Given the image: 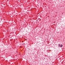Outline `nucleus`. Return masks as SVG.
I'll list each match as a JSON object with an SVG mask.
<instances>
[{
    "mask_svg": "<svg viewBox=\"0 0 65 65\" xmlns=\"http://www.w3.org/2000/svg\"><path fill=\"white\" fill-rule=\"evenodd\" d=\"M63 45L62 44L60 45V44H58V47H62L63 46Z\"/></svg>",
    "mask_w": 65,
    "mask_h": 65,
    "instance_id": "obj_1",
    "label": "nucleus"
}]
</instances>
